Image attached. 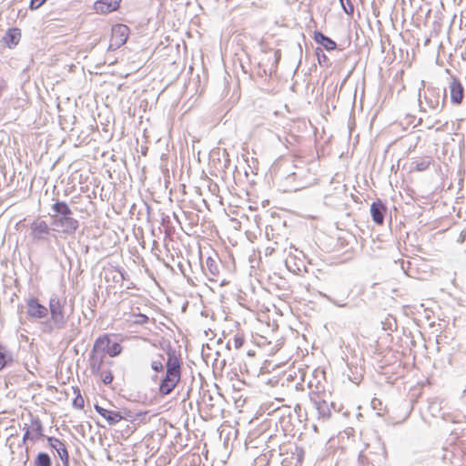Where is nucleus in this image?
<instances>
[{
  "label": "nucleus",
  "mask_w": 466,
  "mask_h": 466,
  "mask_svg": "<svg viewBox=\"0 0 466 466\" xmlns=\"http://www.w3.org/2000/svg\"><path fill=\"white\" fill-rule=\"evenodd\" d=\"M166 369V374L158 387V392L161 396L170 394L181 380L182 359L176 350H169L167 351Z\"/></svg>",
  "instance_id": "obj_1"
},
{
  "label": "nucleus",
  "mask_w": 466,
  "mask_h": 466,
  "mask_svg": "<svg viewBox=\"0 0 466 466\" xmlns=\"http://www.w3.org/2000/svg\"><path fill=\"white\" fill-rule=\"evenodd\" d=\"M53 211L61 217L56 220V224L64 228V232L74 233L79 227L77 219L72 217V210L65 201H56L52 206Z\"/></svg>",
  "instance_id": "obj_2"
},
{
  "label": "nucleus",
  "mask_w": 466,
  "mask_h": 466,
  "mask_svg": "<svg viewBox=\"0 0 466 466\" xmlns=\"http://www.w3.org/2000/svg\"><path fill=\"white\" fill-rule=\"evenodd\" d=\"M90 370L93 375L101 379L104 384H111L114 376L109 369L104 370V357L92 354L90 357Z\"/></svg>",
  "instance_id": "obj_3"
},
{
  "label": "nucleus",
  "mask_w": 466,
  "mask_h": 466,
  "mask_svg": "<svg viewBox=\"0 0 466 466\" xmlns=\"http://www.w3.org/2000/svg\"><path fill=\"white\" fill-rule=\"evenodd\" d=\"M129 28L122 24L112 26L111 36L109 39V48L116 50L122 46L127 40Z\"/></svg>",
  "instance_id": "obj_4"
},
{
  "label": "nucleus",
  "mask_w": 466,
  "mask_h": 466,
  "mask_svg": "<svg viewBox=\"0 0 466 466\" xmlns=\"http://www.w3.org/2000/svg\"><path fill=\"white\" fill-rule=\"evenodd\" d=\"M65 302L58 298H52L49 300V310L52 321L58 327L63 328L66 323Z\"/></svg>",
  "instance_id": "obj_5"
},
{
  "label": "nucleus",
  "mask_w": 466,
  "mask_h": 466,
  "mask_svg": "<svg viewBox=\"0 0 466 466\" xmlns=\"http://www.w3.org/2000/svg\"><path fill=\"white\" fill-rule=\"evenodd\" d=\"M44 436V426L39 418L31 420L30 425L25 427L23 442L26 441H36Z\"/></svg>",
  "instance_id": "obj_6"
},
{
  "label": "nucleus",
  "mask_w": 466,
  "mask_h": 466,
  "mask_svg": "<svg viewBox=\"0 0 466 466\" xmlns=\"http://www.w3.org/2000/svg\"><path fill=\"white\" fill-rule=\"evenodd\" d=\"M123 318L127 327L144 326L149 322V318L147 315L137 312L134 308H131L130 311L125 312Z\"/></svg>",
  "instance_id": "obj_7"
},
{
  "label": "nucleus",
  "mask_w": 466,
  "mask_h": 466,
  "mask_svg": "<svg viewBox=\"0 0 466 466\" xmlns=\"http://www.w3.org/2000/svg\"><path fill=\"white\" fill-rule=\"evenodd\" d=\"M27 315L33 319H43L47 314V309L36 298H31L26 302Z\"/></svg>",
  "instance_id": "obj_8"
},
{
  "label": "nucleus",
  "mask_w": 466,
  "mask_h": 466,
  "mask_svg": "<svg viewBox=\"0 0 466 466\" xmlns=\"http://www.w3.org/2000/svg\"><path fill=\"white\" fill-rule=\"evenodd\" d=\"M46 441H47L49 446L57 451V454H58L59 458L61 459V461H63V464L65 466H68L69 452H68L65 443L56 437H47Z\"/></svg>",
  "instance_id": "obj_9"
},
{
  "label": "nucleus",
  "mask_w": 466,
  "mask_h": 466,
  "mask_svg": "<svg viewBox=\"0 0 466 466\" xmlns=\"http://www.w3.org/2000/svg\"><path fill=\"white\" fill-rule=\"evenodd\" d=\"M122 0H96L94 9L96 14L106 15L117 10Z\"/></svg>",
  "instance_id": "obj_10"
},
{
  "label": "nucleus",
  "mask_w": 466,
  "mask_h": 466,
  "mask_svg": "<svg viewBox=\"0 0 466 466\" xmlns=\"http://www.w3.org/2000/svg\"><path fill=\"white\" fill-rule=\"evenodd\" d=\"M94 408L108 425H115L121 421V411L107 410L98 404H95Z\"/></svg>",
  "instance_id": "obj_11"
},
{
  "label": "nucleus",
  "mask_w": 466,
  "mask_h": 466,
  "mask_svg": "<svg viewBox=\"0 0 466 466\" xmlns=\"http://www.w3.org/2000/svg\"><path fill=\"white\" fill-rule=\"evenodd\" d=\"M450 92H451V99L453 104L459 105L462 102L464 97V89L457 78H452L450 83Z\"/></svg>",
  "instance_id": "obj_12"
},
{
  "label": "nucleus",
  "mask_w": 466,
  "mask_h": 466,
  "mask_svg": "<svg viewBox=\"0 0 466 466\" xmlns=\"http://www.w3.org/2000/svg\"><path fill=\"white\" fill-rule=\"evenodd\" d=\"M312 38L321 46L322 49H325L328 52H332L337 49V43L319 31H315Z\"/></svg>",
  "instance_id": "obj_13"
},
{
  "label": "nucleus",
  "mask_w": 466,
  "mask_h": 466,
  "mask_svg": "<svg viewBox=\"0 0 466 466\" xmlns=\"http://www.w3.org/2000/svg\"><path fill=\"white\" fill-rule=\"evenodd\" d=\"M387 208L385 205L380 201L377 200L373 202L370 206V214L372 217V220L377 225H382L384 222V215L386 213Z\"/></svg>",
  "instance_id": "obj_14"
},
{
  "label": "nucleus",
  "mask_w": 466,
  "mask_h": 466,
  "mask_svg": "<svg viewBox=\"0 0 466 466\" xmlns=\"http://www.w3.org/2000/svg\"><path fill=\"white\" fill-rule=\"evenodd\" d=\"M21 36V30L19 28L14 27L6 31L2 40L7 47L13 48L19 44Z\"/></svg>",
  "instance_id": "obj_15"
},
{
  "label": "nucleus",
  "mask_w": 466,
  "mask_h": 466,
  "mask_svg": "<svg viewBox=\"0 0 466 466\" xmlns=\"http://www.w3.org/2000/svg\"><path fill=\"white\" fill-rule=\"evenodd\" d=\"M147 413H148L147 411L133 413L130 410L125 409L121 412V420H129L130 422H135L137 420H139V423L147 424L149 422V419L146 418Z\"/></svg>",
  "instance_id": "obj_16"
},
{
  "label": "nucleus",
  "mask_w": 466,
  "mask_h": 466,
  "mask_svg": "<svg viewBox=\"0 0 466 466\" xmlns=\"http://www.w3.org/2000/svg\"><path fill=\"white\" fill-rule=\"evenodd\" d=\"M49 227L47 223L44 220H37L32 223L31 231L32 235L35 238H41L43 235H47L49 233Z\"/></svg>",
  "instance_id": "obj_17"
},
{
  "label": "nucleus",
  "mask_w": 466,
  "mask_h": 466,
  "mask_svg": "<svg viewBox=\"0 0 466 466\" xmlns=\"http://www.w3.org/2000/svg\"><path fill=\"white\" fill-rule=\"evenodd\" d=\"M111 344V339L108 334L100 335L94 343L93 353L98 350L105 351Z\"/></svg>",
  "instance_id": "obj_18"
},
{
  "label": "nucleus",
  "mask_w": 466,
  "mask_h": 466,
  "mask_svg": "<svg viewBox=\"0 0 466 466\" xmlns=\"http://www.w3.org/2000/svg\"><path fill=\"white\" fill-rule=\"evenodd\" d=\"M315 55L318 60V63L320 66L328 67L330 66V60L328 56L324 53L321 47H316Z\"/></svg>",
  "instance_id": "obj_19"
},
{
  "label": "nucleus",
  "mask_w": 466,
  "mask_h": 466,
  "mask_svg": "<svg viewBox=\"0 0 466 466\" xmlns=\"http://www.w3.org/2000/svg\"><path fill=\"white\" fill-rule=\"evenodd\" d=\"M73 391L75 393V398L73 400V407L78 410H83L85 407V400L81 395V391L78 387H74Z\"/></svg>",
  "instance_id": "obj_20"
},
{
  "label": "nucleus",
  "mask_w": 466,
  "mask_h": 466,
  "mask_svg": "<svg viewBox=\"0 0 466 466\" xmlns=\"http://www.w3.org/2000/svg\"><path fill=\"white\" fill-rule=\"evenodd\" d=\"M35 466H51V459L47 453L40 452L37 454L35 461Z\"/></svg>",
  "instance_id": "obj_21"
},
{
  "label": "nucleus",
  "mask_w": 466,
  "mask_h": 466,
  "mask_svg": "<svg viewBox=\"0 0 466 466\" xmlns=\"http://www.w3.org/2000/svg\"><path fill=\"white\" fill-rule=\"evenodd\" d=\"M110 357L114 358L122 352V346L118 342H111L108 348L104 351Z\"/></svg>",
  "instance_id": "obj_22"
},
{
  "label": "nucleus",
  "mask_w": 466,
  "mask_h": 466,
  "mask_svg": "<svg viewBox=\"0 0 466 466\" xmlns=\"http://www.w3.org/2000/svg\"><path fill=\"white\" fill-rule=\"evenodd\" d=\"M244 343H245V337L242 333H237L233 337V346L235 349L238 350V349L242 348Z\"/></svg>",
  "instance_id": "obj_23"
},
{
  "label": "nucleus",
  "mask_w": 466,
  "mask_h": 466,
  "mask_svg": "<svg viewBox=\"0 0 466 466\" xmlns=\"http://www.w3.org/2000/svg\"><path fill=\"white\" fill-rule=\"evenodd\" d=\"M344 11L348 15H352L354 11V6L350 4V0H339Z\"/></svg>",
  "instance_id": "obj_24"
},
{
  "label": "nucleus",
  "mask_w": 466,
  "mask_h": 466,
  "mask_svg": "<svg viewBox=\"0 0 466 466\" xmlns=\"http://www.w3.org/2000/svg\"><path fill=\"white\" fill-rule=\"evenodd\" d=\"M6 365V350L4 346H0V370Z\"/></svg>",
  "instance_id": "obj_25"
},
{
  "label": "nucleus",
  "mask_w": 466,
  "mask_h": 466,
  "mask_svg": "<svg viewBox=\"0 0 466 466\" xmlns=\"http://www.w3.org/2000/svg\"><path fill=\"white\" fill-rule=\"evenodd\" d=\"M151 368L153 370H155L157 372L163 371L164 366H163L162 360H153L151 363Z\"/></svg>",
  "instance_id": "obj_26"
},
{
  "label": "nucleus",
  "mask_w": 466,
  "mask_h": 466,
  "mask_svg": "<svg viewBox=\"0 0 466 466\" xmlns=\"http://www.w3.org/2000/svg\"><path fill=\"white\" fill-rule=\"evenodd\" d=\"M46 2V0H31L29 7L30 9L35 10L42 6Z\"/></svg>",
  "instance_id": "obj_27"
},
{
  "label": "nucleus",
  "mask_w": 466,
  "mask_h": 466,
  "mask_svg": "<svg viewBox=\"0 0 466 466\" xmlns=\"http://www.w3.org/2000/svg\"><path fill=\"white\" fill-rule=\"evenodd\" d=\"M430 166V162L421 161L416 164L415 169L417 171H424L426 170Z\"/></svg>",
  "instance_id": "obj_28"
}]
</instances>
